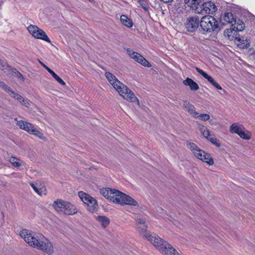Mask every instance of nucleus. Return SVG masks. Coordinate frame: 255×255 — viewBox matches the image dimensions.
Returning <instances> with one entry per match:
<instances>
[{
    "mask_svg": "<svg viewBox=\"0 0 255 255\" xmlns=\"http://www.w3.org/2000/svg\"><path fill=\"white\" fill-rule=\"evenodd\" d=\"M48 72L52 76V77L55 79H56V78L57 77V76H58V75H57L53 70H52L51 69H50Z\"/></svg>",
    "mask_w": 255,
    "mask_h": 255,
    "instance_id": "obj_42",
    "label": "nucleus"
},
{
    "mask_svg": "<svg viewBox=\"0 0 255 255\" xmlns=\"http://www.w3.org/2000/svg\"><path fill=\"white\" fill-rule=\"evenodd\" d=\"M40 64H41V65L43 66V67L48 72L51 69L49 68L48 66H47L46 65H45L44 63H43L42 62H40Z\"/></svg>",
    "mask_w": 255,
    "mask_h": 255,
    "instance_id": "obj_46",
    "label": "nucleus"
},
{
    "mask_svg": "<svg viewBox=\"0 0 255 255\" xmlns=\"http://www.w3.org/2000/svg\"><path fill=\"white\" fill-rule=\"evenodd\" d=\"M232 29H227V30H226L225 31V35H227L228 38L229 39H230V33H232Z\"/></svg>",
    "mask_w": 255,
    "mask_h": 255,
    "instance_id": "obj_44",
    "label": "nucleus"
},
{
    "mask_svg": "<svg viewBox=\"0 0 255 255\" xmlns=\"http://www.w3.org/2000/svg\"><path fill=\"white\" fill-rule=\"evenodd\" d=\"M243 129H244L243 125H238L237 124H233L231 126L230 128V131L232 133H235L239 134V133Z\"/></svg>",
    "mask_w": 255,
    "mask_h": 255,
    "instance_id": "obj_24",
    "label": "nucleus"
},
{
    "mask_svg": "<svg viewBox=\"0 0 255 255\" xmlns=\"http://www.w3.org/2000/svg\"><path fill=\"white\" fill-rule=\"evenodd\" d=\"M221 20L224 25L231 24L233 26L236 24V20L233 14L230 12L225 13L224 16L221 17Z\"/></svg>",
    "mask_w": 255,
    "mask_h": 255,
    "instance_id": "obj_16",
    "label": "nucleus"
},
{
    "mask_svg": "<svg viewBox=\"0 0 255 255\" xmlns=\"http://www.w3.org/2000/svg\"><path fill=\"white\" fill-rule=\"evenodd\" d=\"M138 229L140 234L147 239L151 244L154 242L155 237H159L156 234H151L146 231V225L145 224L137 225Z\"/></svg>",
    "mask_w": 255,
    "mask_h": 255,
    "instance_id": "obj_13",
    "label": "nucleus"
},
{
    "mask_svg": "<svg viewBox=\"0 0 255 255\" xmlns=\"http://www.w3.org/2000/svg\"><path fill=\"white\" fill-rule=\"evenodd\" d=\"M14 75L13 76L16 77L18 79L21 80L22 81H24V78L22 76V75L17 70H13Z\"/></svg>",
    "mask_w": 255,
    "mask_h": 255,
    "instance_id": "obj_36",
    "label": "nucleus"
},
{
    "mask_svg": "<svg viewBox=\"0 0 255 255\" xmlns=\"http://www.w3.org/2000/svg\"><path fill=\"white\" fill-rule=\"evenodd\" d=\"M11 97L15 98L16 97V95L17 94V93H15L13 91H12L11 89V90L8 92V93Z\"/></svg>",
    "mask_w": 255,
    "mask_h": 255,
    "instance_id": "obj_41",
    "label": "nucleus"
},
{
    "mask_svg": "<svg viewBox=\"0 0 255 255\" xmlns=\"http://www.w3.org/2000/svg\"><path fill=\"white\" fill-rule=\"evenodd\" d=\"M199 10H201L199 13L212 14L216 10V7L214 3L212 1L204 2L202 5L199 6Z\"/></svg>",
    "mask_w": 255,
    "mask_h": 255,
    "instance_id": "obj_12",
    "label": "nucleus"
},
{
    "mask_svg": "<svg viewBox=\"0 0 255 255\" xmlns=\"http://www.w3.org/2000/svg\"><path fill=\"white\" fill-rule=\"evenodd\" d=\"M120 20L122 24L127 27L130 28L133 25L132 20L126 15H122Z\"/></svg>",
    "mask_w": 255,
    "mask_h": 255,
    "instance_id": "obj_23",
    "label": "nucleus"
},
{
    "mask_svg": "<svg viewBox=\"0 0 255 255\" xmlns=\"http://www.w3.org/2000/svg\"><path fill=\"white\" fill-rule=\"evenodd\" d=\"M199 19L196 16L189 17L185 24L187 30L190 32L195 31L199 26Z\"/></svg>",
    "mask_w": 255,
    "mask_h": 255,
    "instance_id": "obj_11",
    "label": "nucleus"
},
{
    "mask_svg": "<svg viewBox=\"0 0 255 255\" xmlns=\"http://www.w3.org/2000/svg\"><path fill=\"white\" fill-rule=\"evenodd\" d=\"M199 128L200 131L202 133V135L206 139H208L212 135L210 134V131L206 128H205L203 125H199Z\"/></svg>",
    "mask_w": 255,
    "mask_h": 255,
    "instance_id": "obj_25",
    "label": "nucleus"
},
{
    "mask_svg": "<svg viewBox=\"0 0 255 255\" xmlns=\"http://www.w3.org/2000/svg\"><path fill=\"white\" fill-rule=\"evenodd\" d=\"M208 140L210 141L212 144H214L217 147H220L221 146V143L219 140L217 139L214 136L212 135Z\"/></svg>",
    "mask_w": 255,
    "mask_h": 255,
    "instance_id": "obj_33",
    "label": "nucleus"
},
{
    "mask_svg": "<svg viewBox=\"0 0 255 255\" xmlns=\"http://www.w3.org/2000/svg\"><path fill=\"white\" fill-rule=\"evenodd\" d=\"M97 220L104 228L106 227L110 223L109 219L105 216H99L97 217Z\"/></svg>",
    "mask_w": 255,
    "mask_h": 255,
    "instance_id": "obj_26",
    "label": "nucleus"
},
{
    "mask_svg": "<svg viewBox=\"0 0 255 255\" xmlns=\"http://www.w3.org/2000/svg\"><path fill=\"white\" fill-rule=\"evenodd\" d=\"M253 57L255 59V51L253 54Z\"/></svg>",
    "mask_w": 255,
    "mask_h": 255,
    "instance_id": "obj_50",
    "label": "nucleus"
},
{
    "mask_svg": "<svg viewBox=\"0 0 255 255\" xmlns=\"http://www.w3.org/2000/svg\"><path fill=\"white\" fill-rule=\"evenodd\" d=\"M27 29L29 33L35 38L39 39L50 43L51 41L47 36L46 33L38 26L31 24L29 25Z\"/></svg>",
    "mask_w": 255,
    "mask_h": 255,
    "instance_id": "obj_9",
    "label": "nucleus"
},
{
    "mask_svg": "<svg viewBox=\"0 0 255 255\" xmlns=\"http://www.w3.org/2000/svg\"><path fill=\"white\" fill-rule=\"evenodd\" d=\"M137 225H140L141 224H145V220L141 218L137 219Z\"/></svg>",
    "mask_w": 255,
    "mask_h": 255,
    "instance_id": "obj_40",
    "label": "nucleus"
},
{
    "mask_svg": "<svg viewBox=\"0 0 255 255\" xmlns=\"http://www.w3.org/2000/svg\"><path fill=\"white\" fill-rule=\"evenodd\" d=\"M30 186L33 188L34 191L39 195H46L47 190L45 187L40 182L35 183L29 182Z\"/></svg>",
    "mask_w": 255,
    "mask_h": 255,
    "instance_id": "obj_14",
    "label": "nucleus"
},
{
    "mask_svg": "<svg viewBox=\"0 0 255 255\" xmlns=\"http://www.w3.org/2000/svg\"><path fill=\"white\" fill-rule=\"evenodd\" d=\"M238 135L241 138L246 140L250 139L252 136V134L250 131L246 130H244L243 129L241 130Z\"/></svg>",
    "mask_w": 255,
    "mask_h": 255,
    "instance_id": "obj_27",
    "label": "nucleus"
},
{
    "mask_svg": "<svg viewBox=\"0 0 255 255\" xmlns=\"http://www.w3.org/2000/svg\"><path fill=\"white\" fill-rule=\"evenodd\" d=\"M37 249L42 251L48 255H51L54 253V247L52 244L47 239H42Z\"/></svg>",
    "mask_w": 255,
    "mask_h": 255,
    "instance_id": "obj_10",
    "label": "nucleus"
},
{
    "mask_svg": "<svg viewBox=\"0 0 255 255\" xmlns=\"http://www.w3.org/2000/svg\"><path fill=\"white\" fill-rule=\"evenodd\" d=\"M19 235L30 246L36 249L38 248L42 240L44 239V236L42 234L26 229L21 230Z\"/></svg>",
    "mask_w": 255,
    "mask_h": 255,
    "instance_id": "obj_3",
    "label": "nucleus"
},
{
    "mask_svg": "<svg viewBox=\"0 0 255 255\" xmlns=\"http://www.w3.org/2000/svg\"><path fill=\"white\" fill-rule=\"evenodd\" d=\"M194 118L199 119L201 121L206 122L209 120L210 119V116L209 115L207 114H200L197 112L196 114H195V116H194Z\"/></svg>",
    "mask_w": 255,
    "mask_h": 255,
    "instance_id": "obj_28",
    "label": "nucleus"
},
{
    "mask_svg": "<svg viewBox=\"0 0 255 255\" xmlns=\"http://www.w3.org/2000/svg\"><path fill=\"white\" fill-rule=\"evenodd\" d=\"M200 24L203 30L206 32H211L219 30L217 20L211 15L203 16L201 18Z\"/></svg>",
    "mask_w": 255,
    "mask_h": 255,
    "instance_id": "obj_7",
    "label": "nucleus"
},
{
    "mask_svg": "<svg viewBox=\"0 0 255 255\" xmlns=\"http://www.w3.org/2000/svg\"><path fill=\"white\" fill-rule=\"evenodd\" d=\"M239 41L240 42V43L239 45L241 47L243 48H248L250 47V42L248 40L244 39V37L242 38H240Z\"/></svg>",
    "mask_w": 255,
    "mask_h": 255,
    "instance_id": "obj_31",
    "label": "nucleus"
},
{
    "mask_svg": "<svg viewBox=\"0 0 255 255\" xmlns=\"http://www.w3.org/2000/svg\"><path fill=\"white\" fill-rule=\"evenodd\" d=\"M79 197L81 200L87 206V210L91 212L97 211L98 205L97 200L90 195L80 191L78 193Z\"/></svg>",
    "mask_w": 255,
    "mask_h": 255,
    "instance_id": "obj_8",
    "label": "nucleus"
},
{
    "mask_svg": "<svg viewBox=\"0 0 255 255\" xmlns=\"http://www.w3.org/2000/svg\"><path fill=\"white\" fill-rule=\"evenodd\" d=\"M8 160L12 166L15 168H19L21 166L25 165V163L22 160L14 156H11Z\"/></svg>",
    "mask_w": 255,
    "mask_h": 255,
    "instance_id": "obj_21",
    "label": "nucleus"
},
{
    "mask_svg": "<svg viewBox=\"0 0 255 255\" xmlns=\"http://www.w3.org/2000/svg\"><path fill=\"white\" fill-rule=\"evenodd\" d=\"M15 121H17L16 126L21 129L27 131L30 134L34 135L41 140L44 141L47 140V137L44 135V133L41 132L33 124L22 120L17 121V119H15Z\"/></svg>",
    "mask_w": 255,
    "mask_h": 255,
    "instance_id": "obj_6",
    "label": "nucleus"
},
{
    "mask_svg": "<svg viewBox=\"0 0 255 255\" xmlns=\"http://www.w3.org/2000/svg\"><path fill=\"white\" fill-rule=\"evenodd\" d=\"M196 70L200 74H201L204 78L207 79L208 81L216 88L221 90L222 89V87L214 80L213 77L208 75L203 70L198 67H196Z\"/></svg>",
    "mask_w": 255,
    "mask_h": 255,
    "instance_id": "obj_15",
    "label": "nucleus"
},
{
    "mask_svg": "<svg viewBox=\"0 0 255 255\" xmlns=\"http://www.w3.org/2000/svg\"><path fill=\"white\" fill-rule=\"evenodd\" d=\"M66 203L67 201L62 199H57L53 202L52 206L57 212L63 214Z\"/></svg>",
    "mask_w": 255,
    "mask_h": 255,
    "instance_id": "obj_17",
    "label": "nucleus"
},
{
    "mask_svg": "<svg viewBox=\"0 0 255 255\" xmlns=\"http://www.w3.org/2000/svg\"><path fill=\"white\" fill-rule=\"evenodd\" d=\"M244 23L243 21L239 20L238 21H236V24L234 25L233 29L235 30L236 28V31H242L244 29Z\"/></svg>",
    "mask_w": 255,
    "mask_h": 255,
    "instance_id": "obj_30",
    "label": "nucleus"
},
{
    "mask_svg": "<svg viewBox=\"0 0 255 255\" xmlns=\"http://www.w3.org/2000/svg\"><path fill=\"white\" fill-rule=\"evenodd\" d=\"M100 193L110 201L121 205H128L133 207H138V202L130 196L117 190L110 188H102Z\"/></svg>",
    "mask_w": 255,
    "mask_h": 255,
    "instance_id": "obj_1",
    "label": "nucleus"
},
{
    "mask_svg": "<svg viewBox=\"0 0 255 255\" xmlns=\"http://www.w3.org/2000/svg\"><path fill=\"white\" fill-rule=\"evenodd\" d=\"M183 107L188 113L192 115L193 118L195 116V114L197 113L195 111V107L194 106L190 104V103L188 101H184Z\"/></svg>",
    "mask_w": 255,
    "mask_h": 255,
    "instance_id": "obj_20",
    "label": "nucleus"
},
{
    "mask_svg": "<svg viewBox=\"0 0 255 255\" xmlns=\"http://www.w3.org/2000/svg\"><path fill=\"white\" fill-rule=\"evenodd\" d=\"M13 70L16 69L15 68H11L10 66H9L8 68L7 69V70L5 71V73H6V75L9 77L13 76L15 74Z\"/></svg>",
    "mask_w": 255,
    "mask_h": 255,
    "instance_id": "obj_35",
    "label": "nucleus"
},
{
    "mask_svg": "<svg viewBox=\"0 0 255 255\" xmlns=\"http://www.w3.org/2000/svg\"><path fill=\"white\" fill-rule=\"evenodd\" d=\"M65 207L63 210V214L67 215H72L77 212L75 206L69 202L65 203Z\"/></svg>",
    "mask_w": 255,
    "mask_h": 255,
    "instance_id": "obj_18",
    "label": "nucleus"
},
{
    "mask_svg": "<svg viewBox=\"0 0 255 255\" xmlns=\"http://www.w3.org/2000/svg\"><path fill=\"white\" fill-rule=\"evenodd\" d=\"M20 102L21 103L22 105H24L26 107L28 108L30 106L29 101L28 100L23 99V98L20 101Z\"/></svg>",
    "mask_w": 255,
    "mask_h": 255,
    "instance_id": "obj_37",
    "label": "nucleus"
},
{
    "mask_svg": "<svg viewBox=\"0 0 255 255\" xmlns=\"http://www.w3.org/2000/svg\"><path fill=\"white\" fill-rule=\"evenodd\" d=\"M152 245L163 255H181L180 253L171 245L159 237H155Z\"/></svg>",
    "mask_w": 255,
    "mask_h": 255,
    "instance_id": "obj_5",
    "label": "nucleus"
},
{
    "mask_svg": "<svg viewBox=\"0 0 255 255\" xmlns=\"http://www.w3.org/2000/svg\"><path fill=\"white\" fill-rule=\"evenodd\" d=\"M199 0H184V2L188 6L194 9L196 13H200L201 10H199Z\"/></svg>",
    "mask_w": 255,
    "mask_h": 255,
    "instance_id": "obj_19",
    "label": "nucleus"
},
{
    "mask_svg": "<svg viewBox=\"0 0 255 255\" xmlns=\"http://www.w3.org/2000/svg\"><path fill=\"white\" fill-rule=\"evenodd\" d=\"M127 52L128 53V55L131 58L134 59L135 61H138V59L139 58L140 55V54H139L137 52L133 51L130 49H128Z\"/></svg>",
    "mask_w": 255,
    "mask_h": 255,
    "instance_id": "obj_29",
    "label": "nucleus"
},
{
    "mask_svg": "<svg viewBox=\"0 0 255 255\" xmlns=\"http://www.w3.org/2000/svg\"><path fill=\"white\" fill-rule=\"evenodd\" d=\"M5 92H6L7 93H8V92L11 90V88L8 86L7 85H5V86H4L3 88H2Z\"/></svg>",
    "mask_w": 255,
    "mask_h": 255,
    "instance_id": "obj_45",
    "label": "nucleus"
},
{
    "mask_svg": "<svg viewBox=\"0 0 255 255\" xmlns=\"http://www.w3.org/2000/svg\"><path fill=\"white\" fill-rule=\"evenodd\" d=\"M138 2L139 3L140 5L143 8H144V9L147 8L146 2H145L143 0H138Z\"/></svg>",
    "mask_w": 255,
    "mask_h": 255,
    "instance_id": "obj_39",
    "label": "nucleus"
},
{
    "mask_svg": "<svg viewBox=\"0 0 255 255\" xmlns=\"http://www.w3.org/2000/svg\"><path fill=\"white\" fill-rule=\"evenodd\" d=\"M22 97L20 95H19L18 94H17V95H16V97H15V99H16L17 100H19V101L20 100H21L22 99Z\"/></svg>",
    "mask_w": 255,
    "mask_h": 255,
    "instance_id": "obj_47",
    "label": "nucleus"
},
{
    "mask_svg": "<svg viewBox=\"0 0 255 255\" xmlns=\"http://www.w3.org/2000/svg\"><path fill=\"white\" fill-rule=\"evenodd\" d=\"M137 62L140 63L145 67H149L151 66L150 63L147 61L146 59H145L142 55H140L139 58L138 59V61Z\"/></svg>",
    "mask_w": 255,
    "mask_h": 255,
    "instance_id": "obj_32",
    "label": "nucleus"
},
{
    "mask_svg": "<svg viewBox=\"0 0 255 255\" xmlns=\"http://www.w3.org/2000/svg\"><path fill=\"white\" fill-rule=\"evenodd\" d=\"M105 76L113 88L124 99L129 102H136L139 105L137 98L128 87L118 80L115 75L110 72H106Z\"/></svg>",
    "mask_w": 255,
    "mask_h": 255,
    "instance_id": "obj_2",
    "label": "nucleus"
},
{
    "mask_svg": "<svg viewBox=\"0 0 255 255\" xmlns=\"http://www.w3.org/2000/svg\"><path fill=\"white\" fill-rule=\"evenodd\" d=\"M161 0L164 2H169L172 1L173 0Z\"/></svg>",
    "mask_w": 255,
    "mask_h": 255,
    "instance_id": "obj_49",
    "label": "nucleus"
},
{
    "mask_svg": "<svg viewBox=\"0 0 255 255\" xmlns=\"http://www.w3.org/2000/svg\"><path fill=\"white\" fill-rule=\"evenodd\" d=\"M55 80L62 86H65L66 85L65 82L59 76H58Z\"/></svg>",
    "mask_w": 255,
    "mask_h": 255,
    "instance_id": "obj_38",
    "label": "nucleus"
},
{
    "mask_svg": "<svg viewBox=\"0 0 255 255\" xmlns=\"http://www.w3.org/2000/svg\"><path fill=\"white\" fill-rule=\"evenodd\" d=\"M48 72L52 76V77L55 79H56V78L57 77V76H58V75H57L53 70H52L51 69H50Z\"/></svg>",
    "mask_w": 255,
    "mask_h": 255,
    "instance_id": "obj_43",
    "label": "nucleus"
},
{
    "mask_svg": "<svg viewBox=\"0 0 255 255\" xmlns=\"http://www.w3.org/2000/svg\"><path fill=\"white\" fill-rule=\"evenodd\" d=\"M9 66L5 62L0 59V69L5 73V71L7 70Z\"/></svg>",
    "mask_w": 255,
    "mask_h": 255,
    "instance_id": "obj_34",
    "label": "nucleus"
},
{
    "mask_svg": "<svg viewBox=\"0 0 255 255\" xmlns=\"http://www.w3.org/2000/svg\"><path fill=\"white\" fill-rule=\"evenodd\" d=\"M5 84L3 82H0V87L3 88Z\"/></svg>",
    "mask_w": 255,
    "mask_h": 255,
    "instance_id": "obj_48",
    "label": "nucleus"
},
{
    "mask_svg": "<svg viewBox=\"0 0 255 255\" xmlns=\"http://www.w3.org/2000/svg\"><path fill=\"white\" fill-rule=\"evenodd\" d=\"M187 148L189 149L194 156L203 162L207 163L209 165L214 164V160L211 155L199 147L194 142L187 140L186 142Z\"/></svg>",
    "mask_w": 255,
    "mask_h": 255,
    "instance_id": "obj_4",
    "label": "nucleus"
},
{
    "mask_svg": "<svg viewBox=\"0 0 255 255\" xmlns=\"http://www.w3.org/2000/svg\"><path fill=\"white\" fill-rule=\"evenodd\" d=\"M183 83L185 86H188L192 91H196L199 89L198 85L192 79L187 78L183 81Z\"/></svg>",
    "mask_w": 255,
    "mask_h": 255,
    "instance_id": "obj_22",
    "label": "nucleus"
}]
</instances>
